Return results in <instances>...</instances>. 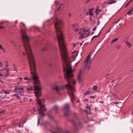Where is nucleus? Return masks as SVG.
I'll return each instance as SVG.
<instances>
[{
	"label": "nucleus",
	"instance_id": "1",
	"mask_svg": "<svg viewBox=\"0 0 133 133\" xmlns=\"http://www.w3.org/2000/svg\"><path fill=\"white\" fill-rule=\"evenodd\" d=\"M54 22L62 62L66 65V66H72L74 65V66H77L79 62L76 63L73 62H70L66 51L62 31L60 27V25L64 24V22L56 18Z\"/></svg>",
	"mask_w": 133,
	"mask_h": 133
},
{
	"label": "nucleus",
	"instance_id": "2",
	"mask_svg": "<svg viewBox=\"0 0 133 133\" xmlns=\"http://www.w3.org/2000/svg\"><path fill=\"white\" fill-rule=\"evenodd\" d=\"M36 67H30L32 77L31 78L25 77L24 79L25 80H28L30 82L33 81L35 84L34 87H29L27 88L28 91L35 90V95L37 98V100L38 105L40 107L39 109H38L39 115L38 117V125L39 122V120L42 119L44 116L45 114L43 112L46 110L45 106L44 104H41V101L39 100L38 97L41 95V85L38 78V76L36 72Z\"/></svg>",
	"mask_w": 133,
	"mask_h": 133
},
{
	"label": "nucleus",
	"instance_id": "3",
	"mask_svg": "<svg viewBox=\"0 0 133 133\" xmlns=\"http://www.w3.org/2000/svg\"><path fill=\"white\" fill-rule=\"evenodd\" d=\"M24 32L23 30H21L23 46L25 51V52L23 53V54L24 55H27L28 59L30 65V66H36L34 57L28 43L29 38L26 35H23Z\"/></svg>",
	"mask_w": 133,
	"mask_h": 133
},
{
	"label": "nucleus",
	"instance_id": "4",
	"mask_svg": "<svg viewBox=\"0 0 133 133\" xmlns=\"http://www.w3.org/2000/svg\"><path fill=\"white\" fill-rule=\"evenodd\" d=\"M63 71L65 75L64 78L68 82L67 84L69 83L71 86L75 85L76 83V81H72L70 79L73 77L72 72L74 71L72 67H63Z\"/></svg>",
	"mask_w": 133,
	"mask_h": 133
},
{
	"label": "nucleus",
	"instance_id": "5",
	"mask_svg": "<svg viewBox=\"0 0 133 133\" xmlns=\"http://www.w3.org/2000/svg\"><path fill=\"white\" fill-rule=\"evenodd\" d=\"M74 86H71L70 84L69 83L68 84L66 85L65 87L68 90V93L70 96V100L72 102L73 107H75V104L74 102V101L75 100L76 98V97L74 94V93L75 91Z\"/></svg>",
	"mask_w": 133,
	"mask_h": 133
},
{
	"label": "nucleus",
	"instance_id": "6",
	"mask_svg": "<svg viewBox=\"0 0 133 133\" xmlns=\"http://www.w3.org/2000/svg\"><path fill=\"white\" fill-rule=\"evenodd\" d=\"M63 108L65 115V116L69 115L70 113L69 104V103L64 104L63 107Z\"/></svg>",
	"mask_w": 133,
	"mask_h": 133
},
{
	"label": "nucleus",
	"instance_id": "7",
	"mask_svg": "<svg viewBox=\"0 0 133 133\" xmlns=\"http://www.w3.org/2000/svg\"><path fill=\"white\" fill-rule=\"evenodd\" d=\"M89 67H84L80 70L79 73L77 76V80L79 83H80L81 82V77L82 75L84 74L86 69L87 70L89 69Z\"/></svg>",
	"mask_w": 133,
	"mask_h": 133
},
{
	"label": "nucleus",
	"instance_id": "8",
	"mask_svg": "<svg viewBox=\"0 0 133 133\" xmlns=\"http://www.w3.org/2000/svg\"><path fill=\"white\" fill-rule=\"evenodd\" d=\"M70 121L72 123L76 129H77L82 128V124L78 119H77L75 121L72 119Z\"/></svg>",
	"mask_w": 133,
	"mask_h": 133
},
{
	"label": "nucleus",
	"instance_id": "9",
	"mask_svg": "<svg viewBox=\"0 0 133 133\" xmlns=\"http://www.w3.org/2000/svg\"><path fill=\"white\" fill-rule=\"evenodd\" d=\"M91 54H89L86 58L85 61L84 62V64L86 66H89L91 64V60L90 59V57Z\"/></svg>",
	"mask_w": 133,
	"mask_h": 133
},
{
	"label": "nucleus",
	"instance_id": "10",
	"mask_svg": "<svg viewBox=\"0 0 133 133\" xmlns=\"http://www.w3.org/2000/svg\"><path fill=\"white\" fill-rule=\"evenodd\" d=\"M65 87L63 86H55L53 87L52 88V90H55L57 92L59 91L61 89H63Z\"/></svg>",
	"mask_w": 133,
	"mask_h": 133
},
{
	"label": "nucleus",
	"instance_id": "11",
	"mask_svg": "<svg viewBox=\"0 0 133 133\" xmlns=\"http://www.w3.org/2000/svg\"><path fill=\"white\" fill-rule=\"evenodd\" d=\"M78 54V51H74L72 53V57L74 61L75 59V58L77 56Z\"/></svg>",
	"mask_w": 133,
	"mask_h": 133
},
{
	"label": "nucleus",
	"instance_id": "12",
	"mask_svg": "<svg viewBox=\"0 0 133 133\" xmlns=\"http://www.w3.org/2000/svg\"><path fill=\"white\" fill-rule=\"evenodd\" d=\"M72 27L73 29L75 31H77L79 30V27L78 25L77 24H73Z\"/></svg>",
	"mask_w": 133,
	"mask_h": 133
},
{
	"label": "nucleus",
	"instance_id": "13",
	"mask_svg": "<svg viewBox=\"0 0 133 133\" xmlns=\"http://www.w3.org/2000/svg\"><path fill=\"white\" fill-rule=\"evenodd\" d=\"M87 109L85 110V111L86 113L87 114L90 113V111H91V107L90 106H87Z\"/></svg>",
	"mask_w": 133,
	"mask_h": 133
},
{
	"label": "nucleus",
	"instance_id": "14",
	"mask_svg": "<svg viewBox=\"0 0 133 133\" xmlns=\"http://www.w3.org/2000/svg\"><path fill=\"white\" fill-rule=\"evenodd\" d=\"M1 71H4L6 72V74H5V76L7 77L8 76L9 74H8V72L9 71V70L8 69H5V68H4Z\"/></svg>",
	"mask_w": 133,
	"mask_h": 133
},
{
	"label": "nucleus",
	"instance_id": "15",
	"mask_svg": "<svg viewBox=\"0 0 133 133\" xmlns=\"http://www.w3.org/2000/svg\"><path fill=\"white\" fill-rule=\"evenodd\" d=\"M116 1L115 0H110L109 1V3H107V4H112L113 3H116Z\"/></svg>",
	"mask_w": 133,
	"mask_h": 133
},
{
	"label": "nucleus",
	"instance_id": "16",
	"mask_svg": "<svg viewBox=\"0 0 133 133\" xmlns=\"http://www.w3.org/2000/svg\"><path fill=\"white\" fill-rule=\"evenodd\" d=\"M125 43L127 45V46L129 48H131L132 46L131 44L128 41H126L125 42Z\"/></svg>",
	"mask_w": 133,
	"mask_h": 133
},
{
	"label": "nucleus",
	"instance_id": "17",
	"mask_svg": "<svg viewBox=\"0 0 133 133\" xmlns=\"http://www.w3.org/2000/svg\"><path fill=\"white\" fill-rule=\"evenodd\" d=\"M79 33L81 35V36L80 37V38L81 37H87L89 36V35L88 34H87V35L86 36H85L84 35V34L83 33H81V32H79Z\"/></svg>",
	"mask_w": 133,
	"mask_h": 133
},
{
	"label": "nucleus",
	"instance_id": "18",
	"mask_svg": "<svg viewBox=\"0 0 133 133\" xmlns=\"http://www.w3.org/2000/svg\"><path fill=\"white\" fill-rule=\"evenodd\" d=\"M58 109V107L57 105H55L53 107V109L56 112Z\"/></svg>",
	"mask_w": 133,
	"mask_h": 133
},
{
	"label": "nucleus",
	"instance_id": "19",
	"mask_svg": "<svg viewBox=\"0 0 133 133\" xmlns=\"http://www.w3.org/2000/svg\"><path fill=\"white\" fill-rule=\"evenodd\" d=\"M2 91L3 92V93H5V94H9L10 92L9 90H8L7 91H6L5 90H3Z\"/></svg>",
	"mask_w": 133,
	"mask_h": 133
},
{
	"label": "nucleus",
	"instance_id": "20",
	"mask_svg": "<svg viewBox=\"0 0 133 133\" xmlns=\"http://www.w3.org/2000/svg\"><path fill=\"white\" fill-rule=\"evenodd\" d=\"M101 11L100 9L98 8H97L96 10L95 13L96 15L98 14V13L99 12H101Z\"/></svg>",
	"mask_w": 133,
	"mask_h": 133
},
{
	"label": "nucleus",
	"instance_id": "21",
	"mask_svg": "<svg viewBox=\"0 0 133 133\" xmlns=\"http://www.w3.org/2000/svg\"><path fill=\"white\" fill-rule=\"evenodd\" d=\"M53 62H49L48 63V65L49 66L53 65Z\"/></svg>",
	"mask_w": 133,
	"mask_h": 133
},
{
	"label": "nucleus",
	"instance_id": "22",
	"mask_svg": "<svg viewBox=\"0 0 133 133\" xmlns=\"http://www.w3.org/2000/svg\"><path fill=\"white\" fill-rule=\"evenodd\" d=\"M83 31L85 32V34H86V32H88V34H89L90 33V31L89 30H86L85 29H83Z\"/></svg>",
	"mask_w": 133,
	"mask_h": 133
},
{
	"label": "nucleus",
	"instance_id": "23",
	"mask_svg": "<svg viewBox=\"0 0 133 133\" xmlns=\"http://www.w3.org/2000/svg\"><path fill=\"white\" fill-rule=\"evenodd\" d=\"M93 12L91 11V10H89V15L90 16H92L93 15Z\"/></svg>",
	"mask_w": 133,
	"mask_h": 133
},
{
	"label": "nucleus",
	"instance_id": "24",
	"mask_svg": "<svg viewBox=\"0 0 133 133\" xmlns=\"http://www.w3.org/2000/svg\"><path fill=\"white\" fill-rule=\"evenodd\" d=\"M23 88H16L15 89V90H17L21 91L23 92Z\"/></svg>",
	"mask_w": 133,
	"mask_h": 133
},
{
	"label": "nucleus",
	"instance_id": "25",
	"mask_svg": "<svg viewBox=\"0 0 133 133\" xmlns=\"http://www.w3.org/2000/svg\"><path fill=\"white\" fill-rule=\"evenodd\" d=\"M97 87L96 85H94L93 86V89L94 90H95L96 91H97Z\"/></svg>",
	"mask_w": 133,
	"mask_h": 133
},
{
	"label": "nucleus",
	"instance_id": "26",
	"mask_svg": "<svg viewBox=\"0 0 133 133\" xmlns=\"http://www.w3.org/2000/svg\"><path fill=\"white\" fill-rule=\"evenodd\" d=\"M118 38H116V39H113V40H112V41H111V44H113L114 42H116V41L117 40H118Z\"/></svg>",
	"mask_w": 133,
	"mask_h": 133
},
{
	"label": "nucleus",
	"instance_id": "27",
	"mask_svg": "<svg viewBox=\"0 0 133 133\" xmlns=\"http://www.w3.org/2000/svg\"><path fill=\"white\" fill-rule=\"evenodd\" d=\"M0 49H2L4 52H5L6 51L3 48L2 45H0Z\"/></svg>",
	"mask_w": 133,
	"mask_h": 133
},
{
	"label": "nucleus",
	"instance_id": "28",
	"mask_svg": "<svg viewBox=\"0 0 133 133\" xmlns=\"http://www.w3.org/2000/svg\"><path fill=\"white\" fill-rule=\"evenodd\" d=\"M103 28H102V29L101 30H100V32H99V33L98 34V35H95V36H94L92 37V39H91V40H92V39L93 38H95V37H98V36H99V34H100V32H101V30H102V29Z\"/></svg>",
	"mask_w": 133,
	"mask_h": 133
},
{
	"label": "nucleus",
	"instance_id": "29",
	"mask_svg": "<svg viewBox=\"0 0 133 133\" xmlns=\"http://www.w3.org/2000/svg\"><path fill=\"white\" fill-rule=\"evenodd\" d=\"M14 95L18 99H21V97H20L19 96V95L17 94H15Z\"/></svg>",
	"mask_w": 133,
	"mask_h": 133
},
{
	"label": "nucleus",
	"instance_id": "30",
	"mask_svg": "<svg viewBox=\"0 0 133 133\" xmlns=\"http://www.w3.org/2000/svg\"><path fill=\"white\" fill-rule=\"evenodd\" d=\"M47 50H48V49L47 48H43L41 50L42 51H45Z\"/></svg>",
	"mask_w": 133,
	"mask_h": 133
},
{
	"label": "nucleus",
	"instance_id": "31",
	"mask_svg": "<svg viewBox=\"0 0 133 133\" xmlns=\"http://www.w3.org/2000/svg\"><path fill=\"white\" fill-rule=\"evenodd\" d=\"M112 95L114 96L115 98H118V97L117 96V95H115V94H112Z\"/></svg>",
	"mask_w": 133,
	"mask_h": 133
},
{
	"label": "nucleus",
	"instance_id": "32",
	"mask_svg": "<svg viewBox=\"0 0 133 133\" xmlns=\"http://www.w3.org/2000/svg\"><path fill=\"white\" fill-rule=\"evenodd\" d=\"M5 63H6V65H5V66H10V65H9L8 64V61H6L5 62Z\"/></svg>",
	"mask_w": 133,
	"mask_h": 133
},
{
	"label": "nucleus",
	"instance_id": "33",
	"mask_svg": "<svg viewBox=\"0 0 133 133\" xmlns=\"http://www.w3.org/2000/svg\"><path fill=\"white\" fill-rule=\"evenodd\" d=\"M90 94V92L88 91H87L86 92H85V95H86L87 94Z\"/></svg>",
	"mask_w": 133,
	"mask_h": 133
},
{
	"label": "nucleus",
	"instance_id": "34",
	"mask_svg": "<svg viewBox=\"0 0 133 133\" xmlns=\"http://www.w3.org/2000/svg\"><path fill=\"white\" fill-rule=\"evenodd\" d=\"M131 12L129 10V11H128L127 13V14H129V15H131V14H132V13H131Z\"/></svg>",
	"mask_w": 133,
	"mask_h": 133
},
{
	"label": "nucleus",
	"instance_id": "35",
	"mask_svg": "<svg viewBox=\"0 0 133 133\" xmlns=\"http://www.w3.org/2000/svg\"><path fill=\"white\" fill-rule=\"evenodd\" d=\"M4 98H5L4 97H1L0 96V100H2Z\"/></svg>",
	"mask_w": 133,
	"mask_h": 133
},
{
	"label": "nucleus",
	"instance_id": "36",
	"mask_svg": "<svg viewBox=\"0 0 133 133\" xmlns=\"http://www.w3.org/2000/svg\"><path fill=\"white\" fill-rule=\"evenodd\" d=\"M129 10L131 12L133 11V7L131 9H130Z\"/></svg>",
	"mask_w": 133,
	"mask_h": 133
},
{
	"label": "nucleus",
	"instance_id": "37",
	"mask_svg": "<svg viewBox=\"0 0 133 133\" xmlns=\"http://www.w3.org/2000/svg\"><path fill=\"white\" fill-rule=\"evenodd\" d=\"M72 45L73 46V48H74V47H75L76 45V44H75V43L73 44Z\"/></svg>",
	"mask_w": 133,
	"mask_h": 133
},
{
	"label": "nucleus",
	"instance_id": "38",
	"mask_svg": "<svg viewBox=\"0 0 133 133\" xmlns=\"http://www.w3.org/2000/svg\"><path fill=\"white\" fill-rule=\"evenodd\" d=\"M96 26L93 29V30L94 31H95V30L96 29Z\"/></svg>",
	"mask_w": 133,
	"mask_h": 133
},
{
	"label": "nucleus",
	"instance_id": "39",
	"mask_svg": "<svg viewBox=\"0 0 133 133\" xmlns=\"http://www.w3.org/2000/svg\"><path fill=\"white\" fill-rule=\"evenodd\" d=\"M61 5H60L59 8L57 9V11H59V9H60V8H61Z\"/></svg>",
	"mask_w": 133,
	"mask_h": 133
},
{
	"label": "nucleus",
	"instance_id": "40",
	"mask_svg": "<svg viewBox=\"0 0 133 133\" xmlns=\"http://www.w3.org/2000/svg\"><path fill=\"white\" fill-rule=\"evenodd\" d=\"M0 65H1V66L3 65V64L1 62H0Z\"/></svg>",
	"mask_w": 133,
	"mask_h": 133
},
{
	"label": "nucleus",
	"instance_id": "41",
	"mask_svg": "<svg viewBox=\"0 0 133 133\" xmlns=\"http://www.w3.org/2000/svg\"><path fill=\"white\" fill-rule=\"evenodd\" d=\"M95 96H91L90 97L91 98H94L95 97Z\"/></svg>",
	"mask_w": 133,
	"mask_h": 133
},
{
	"label": "nucleus",
	"instance_id": "42",
	"mask_svg": "<svg viewBox=\"0 0 133 133\" xmlns=\"http://www.w3.org/2000/svg\"><path fill=\"white\" fill-rule=\"evenodd\" d=\"M80 101L79 100H77V101L76 102L77 103H79L80 102Z\"/></svg>",
	"mask_w": 133,
	"mask_h": 133
},
{
	"label": "nucleus",
	"instance_id": "43",
	"mask_svg": "<svg viewBox=\"0 0 133 133\" xmlns=\"http://www.w3.org/2000/svg\"><path fill=\"white\" fill-rule=\"evenodd\" d=\"M100 24V22H99V20H98V22H97V25H99Z\"/></svg>",
	"mask_w": 133,
	"mask_h": 133
},
{
	"label": "nucleus",
	"instance_id": "44",
	"mask_svg": "<svg viewBox=\"0 0 133 133\" xmlns=\"http://www.w3.org/2000/svg\"><path fill=\"white\" fill-rule=\"evenodd\" d=\"M4 112V111H3L0 112V114H2V113H3Z\"/></svg>",
	"mask_w": 133,
	"mask_h": 133
},
{
	"label": "nucleus",
	"instance_id": "45",
	"mask_svg": "<svg viewBox=\"0 0 133 133\" xmlns=\"http://www.w3.org/2000/svg\"><path fill=\"white\" fill-rule=\"evenodd\" d=\"M23 92H23H22V91H19V94H21V93H22Z\"/></svg>",
	"mask_w": 133,
	"mask_h": 133
},
{
	"label": "nucleus",
	"instance_id": "46",
	"mask_svg": "<svg viewBox=\"0 0 133 133\" xmlns=\"http://www.w3.org/2000/svg\"><path fill=\"white\" fill-rule=\"evenodd\" d=\"M71 14L70 13H69V17H71Z\"/></svg>",
	"mask_w": 133,
	"mask_h": 133
},
{
	"label": "nucleus",
	"instance_id": "47",
	"mask_svg": "<svg viewBox=\"0 0 133 133\" xmlns=\"http://www.w3.org/2000/svg\"><path fill=\"white\" fill-rule=\"evenodd\" d=\"M86 102H87L88 101V99H86L84 100Z\"/></svg>",
	"mask_w": 133,
	"mask_h": 133
},
{
	"label": "nucleus",
	"instance_id": "48",
	"mask_svg": "<svg viewBox=\"0 0 133 133\" xmlns=\"http://www.w3.org/2000/svg\"><path fill=\"white\" fill-rule=\"evenodd\" d=\"M16 65H16V64H15V63H14V64H13V66H16Z\"/></svg>",
	"mask_w": 133,
	"mask_h": 133
},
{
	"label": "nucleus",
	"instance_id": "49",
	"mask_svg": "<svg viewBox=\"0 0 133 133\" xmlns=\"http://www.w3.org/2000/svg\"><path fill=\"white\" fill-rule=\"evenodd\" d=\"M118 22H119V21H116L115 22H114V23H118Z\"/></svg>",
	"mask_w": 133,
	"mask_h": 133
},
{
	"label": "nucleus",
	"instance_id": "50",
	"mask_svg": "<svg viewBox=\"0 0 133 133\" xmlns=\"http://www.w3.org/2000/svg\"><path fill=\"white\" fill-rule=\"evenodd\" d=\"M4 27L2 26H0V28H3Z\"/></svg>",
	"mask_w": 133,
	"mask_h": 133
},
{
	"label": "nucleus",
	"instance_id": "51",
	"mask_svg": "<svg viewBox=\"0 0 133 133\" xmlns=\"http://www.w3.org/2000/svg\"><path fill=\"white\" fill-rule=\"evenodd\" d=\"M19 127H21V125L20 123L19 124V125L18 126Z\"/></svg>",
	"mask_w": 133,
	"mask_h": 133
},
{
	"label": "nucleus",
	"instance_id": "52",
	"mask_svg": "<svg viewBox=\"0 0 133 133\" xmlns=\"http://www.w3.org/2000/svg\"><path fill=\"white\" fill-rule=\"evenodd\" d=\"M133 0H130V1L129 2V3H130Z\"/></svg>",
	"mask_w": 133,
	"mask_h": 133
},
{
	"label": "nucleus",
	"instance_id": "53",
	"mask_svg": "<svg viewBox=\"0 0 133 133\" xmlns=\"http://www.w3.org/2000/svg\"><path fill=\"white\" fill-rule=\"evenodd\" d=\"M129 2L128 3V4L126 5V6L125 7H126L128 5V4H129Z\"/></svg>",
	"mask_w": 133,
	"mask_h": 133
},
{
	"label": "nucleus",
	"instance_id": "54",
	"mask_svg": "<svg viewBox=\"0 0 133 133\" xmlns=\"http://www.w3.org/2000/svg\"><path fill=\"white\" fill-rule=\"evenodd\" d=\"M108 75H109V74H107V75H106V78H108V77H107V76H108Z\"/></svg>",
	"mask_w": 133,
	"mask_h": 133
},
{
	"label": "nucleus",
	"instance_id": "55",
	"mask_svg": "<svg viewBox=\"0 0 133 133\" xmlns=\"http://www.w3.org/2000/svg\"><path fill=\"white\" fill-rule=\"evenodd\" d=\"M19 79H20V80H21V81H22V78H19Z\"/></svg>",
	"mask_w": 133,
	"mask_h": 133
},
{
	"label": "nucleus",
	"instance_id": "56",
	"mask_svg": "<svg viewBox=\"0 0 133 133\" xmlns=\"http://www.w3.org/2000/svg\"><path fill=\"white\" fill-rule=\"evenodd\" d=\"M94 9V8H92V9H90L89 10H91H91H93Z\"/></svg>",
	"mask_w": 133,
	"mask_h": 133
},
{
	"label": "nucleus",
	"instance_id": "57",
	"mask_svg": "<svg viewBox=\"0 0 133 133\" xmlns=\"http://www.w3.org/2000/svg\"><path fill=\"white\" fill-rule=\"evenodd\" d=\"M55 3H56V2H57V3H58V2L57 1H55Z\"/></svg>",
	"mask_w": 133,
	"mask_h": 133
},
{
	"label": "nucleus",
	"instance_id": "58",
	"mask_svg": "<svg viewBox=\"0 0 133 133\" xmlns=\"http://www.w3.org/2000/svg\"><path fill=\"white\" fill-rule=\"evenodd\" d=\"M121 19V18H119L118 20V21H119H119L120 20V19Z\"/></svg>",
	"mask_w": 133,
	"mask_h": 133
},
{
	"label": "nucleus",
	"instance_id": "59",
	"mask_svg": "<svg viewBox=\"0 0 133 133\" xmlns=\"http://www.w3.org/2000/svg\"><path fill=\"white\" fill-rule=\"evenodd\" d=\"M21 94V95H23V94H22V93H21V94Z\"/></svg>",
	"mask_w": 133,
	"mask_h": 133
},
{
	"label": "nucleus",
	"instance_id": "60",
	"mask_svg": "<svg viewBox=\"0 0 133 133\" xmlns=\"http://www.w3.org/2000/svg\"><path fill=\"white\" fill-rule=\"evenodd\" d=\"M90 20H92V19H91V18H90Z\"/></svg>",
	"mask_w": 133,
	"mask_h": 133
},
{
	"label": "nucleus",
	"instance_id": "61",
	"mask_svg": "<svg viewBox=\"0 0 133 133\" xmlns=\"http://www.w3.org/2000/svg\"><path fill=\"white\" fill-rule=\"evenodd\" d=\"M118 103H117V102H115V104H118Z\"/></svg>",
	"mask_w": 133,
	"mask_h": 133
},
{
	"label": "nucleus",
	"instance_id": "62",
	"mask_svg": "<svg viewBox=\"0 0 133 133\" xmlns=\"http://www.w3.org/2000/svg\"><path fill=\"white\" fill-rule=\"evenodd\" d=\"M32 101V99H30V101Z\"/></svg>",
	"mask_w": 133,
	"mask_h": 133
},
{
	"label": "nucleus",
	"instance_id": "63",
	"mask_svg": "<svg viewBox=\"0 0 133 133\" xmlns=\"http://www.w3.org/2000/svg\"><path fill=\"white\" fill-rule=\"evenodd\" d=\"M121 46V45H119V48Z\"/></svg>",
	"mask_w": 133,
	"mask_h": 133
},
{
	"label": "nucleus",
	"instance_id": "64",
	"mask_svg": "<svg viewBox=\"0 0 133 133\" xmlns=\"http://www.w3.org/2000/svg\"><path fill=\"white\" fill-rule=\"evenodd\" d=\"M2 76V74H0V76Z\"/></svg>",
	"mask_w": 133,
	"mask_h": 133
}]
</instances>
